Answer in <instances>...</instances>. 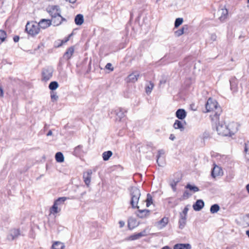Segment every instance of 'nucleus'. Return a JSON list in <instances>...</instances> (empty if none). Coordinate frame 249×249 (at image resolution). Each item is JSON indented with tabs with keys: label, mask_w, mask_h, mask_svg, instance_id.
Instances as JSON below:
<instances>
[{
	"label": "nucleus",
	"mask_w": 249,
	"mask_h": 249,
	"mask_svg": "<svg viewBox=\"0 0 249 249\" xmlns=\"http://www.w3.org/2000/svg\"><path fill=\"white\" fill-rule=\"evenodd\" d=\"M206 109L207 112H213L214 114L211 115L213 121L216 122L219 119V116L221 112V108L218 105L217 102L212 98H209L206 104Z\"/></svg>",
	"instance_id": "1"
},
{
	"label": "nucleus",
	"mask_w": 249,
	"mask_h": 249,
	"mask_svg": "<svg viewBox=\"0 0 249 249\" xmlns=\"http://www.w3.org/2000/svg\"><path fill=\"white\" fill-rule=\"evenodd\" d=\"M131 201L130 204L133 208H138V203L141 196L140 190L136 187H132L130 191Z\"/></svg>",
	"instance_id": "2"
},
{
	"label": "nucleus",
	"mask_w": 249,
	"mask_h": 249,
	"mask_svg": "<svg viewBox=\"0 0 249 249\" xmlns=\"http://www.w3.org/2000/svg\"><path fill=\"white\" fill-rule=\"evenodd\" d=\"M26 32L32 36H35L40 32L38 24L36 21L28 22L25 28Z\"/></svg>",
	"instance_id": "3"
},
{
	"label": "nucleus",
	"mask_w": 249,
	"mask_h": 249,
	"mask_svg": "<svg viewBox=\"0 0 249 249\" xmlns=\"http://www.w3.org/2000/svg\"><path fill=\"white\" fill-rule=\"evenodd\" d=\"M216 131L219 135L224 136H228L230 134L228 125L225 123L219 124L216 126Z\"/></svg>",
	"instance_id": "4"
},
{
	"label": "nucleus",
	"mask_w": 249,
	"mask_h": 249,
	"mask_svg": "<svg viewBox=\"0 0 249 249\" xmlns=\"http://www.w3.org/2000/svg\"><path fill=\"white\" fill-rule=\"evenodd\" d=\"M53 71L52 68H44L42 71V80L45 82L49 81L53 76Z\"/></svg>",
	"instance_id": "5"
},
{
	"label": "nucleus",
	"mask_w": 249,
	"mask_h": 249,
	"mask_svg": "<svg viewBox=\"0 0 249 249\" xmlns=\"http://www.w3.org/2000/svg\"><path fill=\"white\" fill-rule=\"evenodd\" d=\"M47 12L49 13L52 18H57L60 15L61 10L58 6L53 5L48 7Z\"/></svg>",
	"instance_id": "6"
},
{
	"label": "nucleus",
	"mask_w": 249,
	"mask_h": 249,
	"mask_svg": "<svg viewBox=\"0 0 249 249\" xmlns=\"http://www.w3.org/2000/svg\"><path fill=\"white\" fill-rule=\"evenodd\" d=\"M228 15V10L222 7L219 9L217 12V16L218 17V19L221 22H224L227 18Z\"/></svg>",
	"instance_id": "7"
},
{
	"label": "nucleus",
	"mask_w": 249,
	"mask_h": 249,
	"mask_svg": "<svg viewBox=\"0 0 249 249\" xmlns=\"http://www.w3.org/2000/svg\"><path fill=\"white\" fill-rule=\"evenodd\" d=\"M164 154L165 152L163 149L158 150L157 156V162L160 166H163L165 164Z\"/></svg>",
	"instance_id": "8"
},
{
	"label": "nucleus",
	"mask_w": 249,
	"mask_h": 249,
	"mask_svg": "<svg viewBox=\"0 0 249 249\" xmlns=\"http://www.w3.org/2000/svg\"><path fill=\"white\" fill-rule=\"evenodd\" d=\"M20 235V231L18 229H13L9 231L7 238L9 241H12L17 239Z\"/></svg>",
	"instance_id": "9"
},
{
	"label": "nucleus",
	"mask_w": 249,
	"mask_h": 249,
	"mask_svg": "<svg viewBox=\"0 0 249 249\" xmlns=\"http://www.w3.org/2000/svg\"><path fill=\"white\" fill-rule=\"evenodd\" d=\"M140 77V72L138 71H135L130 74L126 79V81L128 83L136 82Z\"/></svg>",
	"instance_id": "10"
},
{
	"label": "nucleus",
	"mask_w": 249,
	"mask_h": 249,
	"mask_svg": "<svg viewBox=\"0 0 249 249\" xmlns=\"http://www.w3.org/2000/svg\"><path fill=\"white\" fill-rule=\"evenodd\" d=\"M228 129L229 130L230 134L229 136H231L234 134L238 130L239 125L237 123L231 122L228 125Z\"/></svg>",
	"instance_id": "11"
},
{
	"label": "nucleus",
	"mask_w": 249,
	"mask_h": 249,
	"mask_svg": "<svg viewBox=\"0 0 249 249\" xmlns=\"http://www.w3.org/2000/svg\"><path fill=\"white\" fill-rule=\"evenodd\" d=\"M147 235V231L146 230H144L141 232L134 234L130 236L127 240H135L140 239V238L145 236Z\"/></svg>",
	"instance_id": "12"
},
{
	"label": "nucleus",
	"mask_w": 249,
	"mask_h": 249,
	"mask_svg": "<svg viewBox=\"0 0 249 249\" xmlns=\"http://www.w3.org/2000/svg\"><path fill=\"white\" fill-rule=\"evenodd\" d=\"M223 175V171L221 168L218 166L215 165L212 171V176L213 178L221 176Z\"/></svg>",
	"instance_id": "13"
},
{
	"label": "nucleus",
	"mask_w": 249,
	"mask_h": 249,
	"mask_svg": "<svg viewBox=\"0 0 249 249\" xmlns=\"http://www.w3.org/2000/svg\"><path fill=\"white\" fill-rule=\"evenodd\" d=\"M231 89L233 92L238 90V81L235 77H232L230 80Z\"/></svg>",
	"instance_id": "14"
},
{
	"label": "nucleus",
	"mask_w": 249,
	"mask_h": 249,
	"mask_svg": "<svg viewBox=\"0 0 249 249\" xmlns=\"http://www.w3.org/2000/svg\"><path fill=\"white\" fill-rule=\"evenodd\" d=\"M37 24L40 29H45L51 25V21L49 19H42Z\"/></svg>",
	"instance_id": "15"
},
{
	"label": "nucleus",
	"mask_w": 249,
	"mask_h": 249,
	"mask_svg": "<svg viewBox=\"0 0 249 249\" xmlns=\"http://www.w3.org/2000/svg\"><path fill=\"white\" fill-rule=\"evenodd\" d=\"M91 174L92 171L91 170H88L83 174L84 182L87 186H89L90 184Z\"/></svg>",
	"instance_id": "16"
},
{
	"label": "nucleus",
	"mask_w": 249,
	"mask_h": 249,
	"mask_svg": "<svg viewBox=\"0 0 249 249\" xmlns=\"http://www.w3.org/2000/svg\"><path fill=\"white\" fill-rule=\"evenodd\" d=\"M185 122H182L178 120H176L173 124L174 128L176 129H179L181 131H182L184 129V124Z\"/></svg>",
	"instance_id": "17"
},
{
	"label": "nucleus",
	"mask_w": 249,
	"mask_h": 249,
	"mask_svg": "<svg viewBox=\"0 0 249 249\" xmlns=\"http://www.w3.org/2000/svg\"><path fill=\"white\" fill-rule=\"evenodd\" d=\"M186 116L187 113L184 109H178L176 112V116L179 120H183Z\"/></svg>",
	"instance_id": "18"
},
{
	"label": "nucleus",
	"mask_w": 249,
	"mask_h": 249,
	"mask_svg": "<svg viewBox=\"0 0 249 249\" xmlns=\"http://www.w3.org/2000/svg\"><path fill=\"white\" fill-rule=\"evenodd\" d=\"M74 52V48L73 46L69 48L65 53L63 57L67 60L70 59L72 56Z\"/></svg>",
	"instance_id": "19"
},
{
	"label": "nucleus",
	"mask_w": 249,
	"mask_h": 249,
	"mask_svg": "<svg viewBox=\"0 0 249 249\" xmlns=\"http://www.w3.org/2000/svg\"><path fill=\"white\" fill-rule=\"evenodd\" d=\"M150 211L149 210H138L137 215L141 218H144L149 216Z\"/></svg>",
	"instance_id": "20"
},
{
	"label": "nucleus",
	"mask_w": 249,
	"mask_h": 249,
	"mask_svg": "<svg viewBox=\"0 0 249 249\" xmlns=\"http://www.w3.org/2000/svg\"><path fill=\"white\" fill-rule=\"evenodd\" d=\"M204 203L203 200H197L195 204L193 205V208L195 211H199L204 207Z\"/></svg>",
	"instance_id": "21"
},
{
	"label": "nucleus",
	"mask_w": 249,
	"mask_h": 249,
	"mask_svg": "<svg viewBox=\"0 0 249 249\" xmlns=\"http://www.w3.org/2000/svg\"><path fill=\"white\" fill-rule=\"evenodd\" d=\"M192 247L190 244H177L173 247L174 249H191Z\"/></svg>",
	"instance_id": "22"
},
{
	"label": "nucleus",
	"mask_w": 249,
	"mask_h": 249,
	"mask_svg": "<svg viewBox=\"0 0 249 249\" xmlns=\"http://www.w3.org/2000/svg\"><path fill=\"white\" fill-rule=\"evenodd\" d=\"M52 18L54 26H58L61 24L63 21L66 20L61 15L58 16L57 18Z\"/></svg>",
	"instance_id": "23"
},
{
	"label": "nucleus",
	"mask_w": 249,
	"mask_h": 249,
	"mask_svg": "<svg viewBox=\"0 0 249 249\" xmlns=\"http://www.w3.org/2000/svg\"><path fill=\"white\" fill-rule=\"evenodd\" d=\"M188 30V26L187 25H183L182 28L176 32H175V35L176 36H179L183 35L185 31Z\"/></svg>",
	"instance_id": "24"
},
{
	"label": "nucleus",
	"mask_w": 249,
	"mask_h": 249,
	"mask_svg": "<svg viewBox=\"0 0 249 249\" xmlns=\"http://www.w3.org/2000/svg\"><path fill=\"white\" fill-rule=\"evenodd\" d=\"M113 112L119 118H120V119H121L124 116L125 111L123 108H117L113 111Z\"/></svg>",
	"instance_id": "25"
},
{
	"label": "nucleus",
	"mask_w": 249,
	"mask_h": 249,
	"mask_svg": "<svg viewBox=\"0 0 249 249\" xmlns=\"http://www.w3.org/2000/svg\"><path fill=\"white\" fill-rule=\"evenodd\" d=\"M61 211V207L58 206L57 205H55V203H53V205L50 209V213L54 215L55 214L59 213Z\"/></svg>",
	"instance_id": "26"
},
{
	"label": "nucleus",
	"mask_w": 249,
	"mask_h": 249,
	"mask_svg": "<svg viewBox=\"0 0 249 249\" xmlns=\"http://www.w3.org/2000/svg\"><path fill=\"white\" fill-rule=\"evenodd\" d=\"M75 23L77 25H81L83 23L84 17L81 14L76 15L74 19Z\"/></svg>",
	"instance_id": "27"
},
{
	"label": "nucleus",
	"mask_w": 249,
	"mask_h": 249,
	"mask_svg": "<svg viewBox=\"0 0 249 249\" xmlns=\"http://www.w3.org/2000/svg\"><path fill=\"white\" fill-rule=\"evenodd\" d=\"M168 222V219L167 217L162 218L158 223L160 229H162L166 226Z\"/></svg>",
	"instance_id": "28"
},
{
	"label": "nucleus",
	"mask_w": 249,
	"mask_h": 249,
	"mask_svg": "<svg viewBox=\"0 0 249 249\" xmlns=\"http://www.w3.org/2000/svg\"><path fill=\"white\" fill-rule=\"evenodd\" d=\"M55 160L57 162L61 163L64 160V157L63 154L60 152H57L55 155Z\"/></svg>",
	"instance_id": "29"
},
{
	"label": "nucleus",
	"mask_w": 249,
	"mask_h": 249,
	"mask_svg": "<svg viewBox=\"0 0 249 249\" xmlns=\"http://www.w3.org/2000/svg\"><path fill=\"white\" fill-rule=\"evenodd\" d=\"M71 35H70L68 37L63 40H58L55 42V47H59L61 46L63 44L66 43L69 41L70 37Z\"/></svg>",
	"instance_id": "30"
},
{
	"label": "nucleus",
	"mask_w": 249,
	"mask_h": 249,
	"mask_svg": "<svg viewBox=\"0 0 249 249\" xmlns=\"http://www.w3.org/2000/svg\"><path fill=\"white\" fill-rule=\"evenodd\" d=\"M65 246L62 242L56 241L52 245L53 249H63Z\"/></svg>",
	"instance_id": "31"
},
{
	"label": "nucleus",
	"mask_w": 249,
	"mask_h": 249,
	"mask_svg": "<svg viewBox=\"0 0 249 249\" xmlns=\"http://www.w3.org/2000/svg\"><path fill=\"white\" fill-rule=\"evenodd\" d=\"M68 198L66 197H59L54 201V203H55V205H57L58 206L60 207L62 205L64 204V202Z\"/></svg>",
	"instance_id": "32"
},
{
	"label": "nucleus",
	"mask_w": 249,
	"mask_h": 249,
	"mask_svg": "<svg viewBox=\"0 0 249 249\" xmlns=\"http://www.w3.org/2000/svg\"><path fill=\"white\" fill-rule=\"evenodd\" d=\"M137 226V221L133 219H129L128 221V227L129 229L132 230Z\"/></svg>",
	"instance_id": "33"
},
{
	"label": "nucleus",
	"mask_w": 249,
	"mask_h": 249,
	"mask_svg": "<svg viewBox=\"0 0 249 249\" xmlns=\"http://www.w3.org/2000/svg\"><path fill=\"white\" fill-rule=\"evenodd\" d=\"M154 84L153 83H152L151 82H149L148 83V84H147L146 85L145 92L147 94H149L151 92V91L154 88Z\"/></svg>",
	"instance_id": "34"
},
{
	"label": "nucleus",
	"mask_w": 249,
	"mask_h": 249,
	"mask_svg": "<svg viewBox=\"0 0 249 249\" xmlns=\"http://www.w3.org/2000/svg\"><path fill=\"white\" fill-rule=\"evenodd\" d=\"M178 223L179 229H182L183 228H184L186 223V217H184V216L180 217Z\"/></svg>",
	"instance_id": "35"
},
{
	"label": "nucleus",
	"mask_w": 249,
	"mask_h": 249,
	"mask_svg": "<svg viewBox=\"0 0 249 249\" xmlns=\"http://www.w3.org/2000/svg\"><path fill=\"white\" fill-rule=\"evenodd\" d=\"M244 153L246 158L249 160V142H247L245 144Z\"/></svg>",
	"instance_id": "36"
},
{
	"label": "nucleus",
	"mask_w": 249,
	"mask_h": 249,
	"mask_svg": "<svg viewBox=\"0 0 249 249\" xmlns=\"http://www.w3.org/2000/svg\"><path fill=\"white\" fill-rule=\"evenodd\" d=\"M58 84L56 81L51 82L49 85V89L53 91L57 89L58 88Z\"/></svg>",
	"instance_id": "37"
},
{
	"label": "nucleus",
	"mask_w": 249,
	"mask_h": 249,
	"mask_svg": "<svg viewBox=\"0 0 249 249\" xmlns=\"http://www.w3.org/2000/svg\"><path fill=\"white\" fill-rule=\"evenodd\" d=\"M112 153L111 151H107L104 152L103 153V158L104 160H107L109 158L112 156Z\"/></svg>",
	"instance_id": "38"
},
{
	"label": "nucleus",
	"mask_w": 249,
	"mask_h": 249,
	"mask_svg": "<svg viewBox=\"0 0 249 249\" xmlns=\"http://www.w3.org/2000/svg\"><path fill=\"white\" fill-rule=\"evenodd\" d=\"M220 209V207L218 204H213L210 208V212L212 213H217Z\"/></svg>",
	"instance_id": "39"
},
{
	"label": "nucleus",
	"mask_w": 249,
	"mask_h": 249,
	"mask_svg": "<svg viewBox=\"0 0 249 249\" xmlns=\"http://www.w3.org/2000/svg\"><path fill=\"white\" fill-rule=\"evenodd\" d=\"M180 179L178 178L177 179H174L170 183V186H171L174 192L176 191V186L177 183L179 181Z\"/></svg>",
	"instance_id": "40"
},
{
	"label": "nucleus",
	"mask_w": 249,
	"mask_h": 249,
	"mask_svg": "<svg viewBox=\"0 0 249 249\" xmlns=\"http://www.w3.org/2000/svg\"><path fill=\"white\" fill-rule=\"evenodd\" d=\"M6 34L3 30H0V44H1L5 39Z\"/></svg>",
	"instance_id": "41"
},
{
	"label": "nucleus",
	"mask_w": 249,
	"mask_h": 249,
	"mask_svg": "<svg viewBox=\"0 0 249 249\" xmlns=\"http://www.w3.org/2000/svg\"><path fill=\"white\" fill-rule=\"evenodd\" d=\"M186 188L189 189L190 190L193 191L194 192H196L199 191V189L197 187L195 186H192L190 184H187Z\"/></svg>",
	"instance_id": "42"
},
{
	"label": "nucleus",
	"mask_w": 249,
	"mask_h": 249,
	"mask_svg": "<svg viewBox=\"0 0 249 249\" xmlns=\"http://www.w3.org/2000/svg\"><path fill=\"white\" fill-rule=\"evenodd\" d=\"M51 98L52 102H53L56 101L58 100V96L55 92L52 91L51 92Z\"/></svg>",
	"instance_id": "43"
},
{
	"label": "nucleus",
	"mask_w": 249,
	"mask_h": 249,
	"mask_svg": "<svg viewBox=\"0 0 249 249\" xmlns=\"http://www.w3.org/2000/svg\"><path fill=\"white\" fill-rule=\"evenodd\" d=\"M183 19L182 18H177L175 22V27L178 28L179 26H180L183 22Z\"/></svg>",
	"instance_id": "44"
},
{
	"label": "nucleus",
	"mask_w": 249,
	"mask_h": 249,
	"mask_svg": "<svg viewBox=\"0 0 249 249\" xmlns=\"http://www.w3.org/2000/svg\"><path fill=\"white\" fill-rule=\"evenodd\" d=\"M146 201V206L147 207H149V206L152 203V197L149 194L147 195V199Z\"/></svg>",
	"instance_id": "45"
},
{
	"label": "nucleus",
	"mask_w": 249,
	"mask_h": 249,
	"mask_svg": "<svg viewBox=\"0 0 249 249\" xmlns=\"http://www.w3.org/2000/svg\"><path fill=\"white\" fill-rule=\"evenodd\" d=\"M82 146L78 145L74 149V154L75 155H79L81 153Z\"/></svg>",
	"instance_id": "46"
},
{
	"label": "nucleus",
	"mask_w": 249,
	"mask_h": 249,
	"mask_svg": "<svg viewBox=\"0 0 249 249\" xmlns=\"http://www.w3.org/2000/svg\"><path fill=\"white\" fill-rule=\"evenodd\" d=\"M217 36L215 34H212L210 36V38L209 39V41L211 43H213V42L216 40Z\"/></svg>",
	"instance_id": "47"
},
{
	"label": "nucleus",
	"mask_w": 249,
	"mask_h": 249,
	"mask_svg": "<svg viewBox=\"0 0 249 249\" xmlns=\"http://www.w3.org/2000/svg\"><path fill=\"white\" fill-rule=\"evenodd\" d=\"M188 210L189 209L187 207H185L182 212L180 213V217L184 216V217H186Z\"/></svg>",
	"instance_id": "48"
},
{
	"label": "nucleus",
	"mask_w": 249,
	"mask_h": 249,
	"mask_svg": "<svg viewBox=\"0 0 249 249\" xmlns=\"http://www.w3.org/2000/svg\"><path fill=\"white\" fill-rule=\"evenodd\" d=\"M106 68L107 69H108V70H110L111 71H112L113 70V68L112 67V64L110 63H108L106 66Z\"/></svg>",
	"instance_id": "49"
},
{
	"label": "nucleus",
	"mask_w": 249,
	"mask_h": 249,
	"mask_svg": "<svg viewBox=\"0 0 249 249\" xmlns=\"http://www.w3.org/2000/svg\"><path fill=\"white\" fill-rule=\"evenodd\" d=\"M191 196V194H190L188 191H186L184 192V194H183V196L184 198H188L190 196Z\"/></svg>",
	"instance_id": "50"
},
{
	"label": "nucleus",
	"mask_w": 249,
	"mask_h": 249,
	"mask_svg": "<svg viewBox=\"0 0 249 249\" xmlns=\"http://www.w3.org/2000/svg\"><path fill=\"white\" fill-rule=\"evenodd\" d=\"M209 137V134L207 132H204L202 135V138L204 140L207 139Z\"/></svg>",
	"instance_id": "51"
},
{
	"label": "nucleus",
	"mask_w": 249,
	"mask_h": 249,
	"mask_svg": "<svg viewBox=\"0 0 249 249\" xmlns=\"http://www.w3.org/2000/svg\"><path fill=\"white\" fill-rule=\"evenodd\" d=\"M4 95L3 89L1 86H0V97H3Z\"/></svg>",
	"instance_id": "52"
},
{
	"label": "nucleus",
	"mask_w": 249,
	"mask_h": 249,
	"mask_svg": "<svg viewBox=\"0 0 249 249\" xmlns=\"http://www.w3.org/2000/svg\"><path fill=\"white\" fill-rule=\"evenodd\" d=\"M244 219L246 221L248 222L249 225V213L246 215L244 217Z\"/></svg>",
	"instance_id": "53"
},
{
	"label": "nucleus",
	"mask_w": 249,
	"mask_h": 249,
	"mask_svg": "<svg viewBox=\"0 0 249 249\" xmlns=\"http://www.w3.org/2000/svg\"><path fill=\"white\" fill-rule=\"evenodd\" d=\"M175 139H176V137L174 134H170V135L169 136L170 140H171L172 141H174Z\"/></svg>",
	"instance_id": "54"
},
{
	"label": "nucleus",
	"mask_w": 249,
	"mask_h": 249,
	"mask_svg": "<svg viewBox=\"0 0 249 249\" xmlns=\"http://www.w3.org/2000/svg\"><path fill=\"white\" fill-rule=\"evenodd\" d=\"M119 223L120 228H122L124 226V222L123 221H120Z\"/></svg>",
	"instance_id": "55"
},
{
	"label": "nucleus",
	"mask_w": 249,
	"mask_h": 249,
	"mask_svg": "<svg viewBox=\"0 0 249 249\" xmlns=\"http://www.w3.org/2000/svg\"><path fill=\"white\" fill-rule=\"evenodd\" d=\"M14 41L15 42H17L19 40V37L18 36H15L14 38Z\"/></svg>",
	"instance_id": "56"
},
{
	"label": "nucleus",
	"mask_w": 249,
	"mask_h": 249,
	"mask_svg": "<svg viewBox=\"0 0 249 249\" xmlns=\"http://www.w3.org/2000/svg\"><path fill=\"white\" fill-rule=\"evenodd\" d=\"M52 135V132L51 130H50L48 133L47 134V136H51Z\"/></svg>",
	"instance_id": "57"
},
{
	"label": "nucleus",
	"mask_w": 249,
	"mask_h": 249,
	"mask_svg": "<svg viewBox=\"0 0 249 249\" xmlns=\"http://www.w3.org/2000/svg\"><path fill=\"white\" fill-rule=\"evenodd\" d=\"M66 0V1H69L71 3H74L76 1V0Z\"/></svg>",
	"instance_id": "58"
},
{
	"label": "nucleus",
	"mask_w": 249,
	"mask_h": 249,
	"mask_svg": "<svg viewBox=\"0 0 249 249\" xmlns=\"http://www.w3.org/2000/svg\"><path fill=\"white\" fill-rule=\"evenodd\" d=\"M162 249H171L169 246H164L163 247Z\"/></svg>",
	"instance_id": "59"
},
{
	"label": "nucleus",
	"mask_w": 249,
	"mask_h": 249,
	"mask_svg": "<svg viewBox=\"0 0 249 249\" xmlns=\"http://www.w3.org/2000/svg\"><path fill=\"white\" fill-rule=\"evenodd\" d=\"M246 189L248 192L249 193V184L246 186Z\"/></svg>",
	"instance_id": "60"
},
{
	"label": "nucleus",
	"mask_w": 249,
	"mask_h": 249,
	"mask_svg": "<svg viewBox=\"0 0 249 249\" xmlns=\"http://www.w3.org/2000/svg\"><path fill=\"white\" fill-rule=\"evenodd\" d=\"M165 82V81H160V84H162V83H164Z\"/></svg>",
	"instance_id": "61"
},
{
	"label": "nucleus",
	"mask_w": 249,
	"mask_h": 249,
	"mask_svg": "<svg viewBox=\"0 0 249 249\" xmlns=\"http://www.w3.org/2000/svg\"><path fill=\"white\" fill-rule=\"evenodd\" d=\"M60 42H57V43H56V45H57V44H60Z\"/></svg>",
	"instance_id": "62"
},
{
	"label": "nucleus",
	"mask_w": 249,
	"mask_h": 249,
	"mask_svg": "<svg viewBox=\"0 0 249 249\" xmlns=\"http://www.w3.org/2000/svg\"><path fill=\"white\" fill-rule=\"evenodd\" d=\"M248 2L249 3V0H248Z\"/></svg>",
	"instance_id": "63"
}]
</instances>
